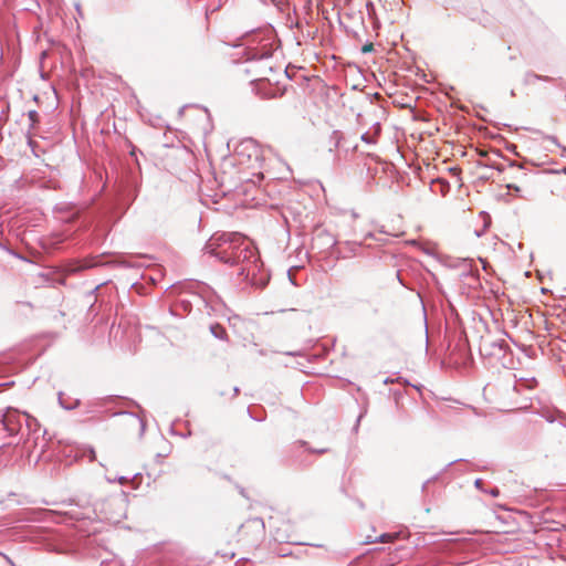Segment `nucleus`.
I'll list each match as a JSON object with an SVG mask.
<instances>
[{
	"label": "nucleus",
	"mask_w": 566,
	"mask_h": 566,
	"mask_svg": "<svg viewBox=\"0 0 566 566\" xmlns=\"http://www.w3.org/2000/svg\"><path fill=\"white\" fill-rule=\"evenodd\" d=\"M234 394H237L239 391L238 387H234Z\"/></svg>",
	"instance_id": "5701e85b"
},
{
	"label": "nucleus",
	"mask_w": 566,
	"mask_h": 566,
	"mask_svg": "<svg viewBox=\"0 0 566 566\" xmlns=\"http://www.w3.org/2000/svg\"><path fill=\"white\" fill-rule=\"evenodd\" d=\"M250 59L251 60L259 59L260 63L262 64V69H266L269 71L272 70V66L269 64L270 63V59H271V52L269 50L263 49L260 53L255 52V53L252 54V56ZM264 78H265V70H260L258 72V80L262 81Z\"/></svg>",
	"instance_id": "7ed1b4c3"
},
{
	"label": "nucleus",
	"mask_w": 566,
	"mask_h": 566,
	"mask_svg": "<svg viewBox=\"0 0 566 566\" xmlns=\"http://www.w3.org/2000/svg\"><path fill=\"white\" fill-rule=\"evenodd\" d=\"M370 50H371V44L365 45V46L363 48V52H368V51H370Z\"/></svg>",
	"instance_id": "f3484780"
},
{
	"label": "nucleus",
	"mask_w": 566,
	"mask_h": 566,
	"mask_svg": "<svg viewBox=\"0 0 566 566\" xmlns=\"http://www.w3.org/2000/svg\"><path fill=\"white\" fill-rule=\"evenodd\" d=\"M538 80L549 81V78L547 76H542V75H537L534 73H527L525 76L526 84H533L535 81H538Z\"/></svg>",
	"instance_id": "9d476101"
},
{
	"label": "nucleus",
	"mask_w": 566,
	"mask_h": 566,
	"mask_svg": "<svg viewBox=\"0 0 566 566\" xmlns=\"http://www.w3.org/2000/svg\"><path fill=\"white\" fill-rule=\"evenodd\" d=\"M397 535L396 534H389V533H386V534H382L380 535L379 537H376L374 539H371L370 536H368L367 541L365 543L369 544V543H388V542H391Z\"/></svg>",
	"instance_id": "6e6552de"
},
{
	"label": "nucleus",
	"mask_w": 566,
	"mask_h": 566,
	"mask_svg": "<svg viewBox=\"0 0 566 566\" xmlns=\"http://www.w3.org/2000/svg\"><path fill=\"white\" fill-rule=\"evenodd\" d=\"M241 148L242 149L239 151V155L243 154L244 150H251L252 153L249 154V157H251L253 155L256 167H259V168L262 167L263 160L261 159L260 150L253 140H247L244 143H242ZM253 167H255V165H253Z\"/></svg>",
	"instance_id": "20e7f679"
},
{
	"label": "nucleus",
	"mask_w": 566,
	"mask_h": 566,
	"mask_svg": "<svg viewBox=\"0 0 566 566\" xmlns=\"http://www.w3.org/2000/svg\"><path fill=\"white\" fill-rule=\"evenodd\" d=\"M114 566H118V564H117V563H115V564H114Z\"/></svg>",
	"instance_id": "b1692460"
},
{
	"label": "nucleus",
	"mask_w": 566,
	"mask_h": 566,
	"mask_svg": "<svg viewBox=\"0 0 566 566\" xmlns=\"http://www.w3.org/2000/svg\"><path fill=\"white\" fill-rule=\"evenodd\" d=\"M244 243V238L238 233H214L205 245L206 253L212 254L224 263L239 264V275L256 287L268 283V275L262 272V264L255 250Z\"/></svg>",
	"instance_id": "f257e3e1"
},
{
	"label": "nucleus",
	"mask_w": 566,
	"mask_h": 566,
	"mask_svg": "<svg viewBox=\"0 0 566 566\" xmlns=\"http://www.w3.org/2000/svg\"><path fill=\"white\" fill-rule=\"evenodd\" d=\"M254 176L256 177V180L252 179L251 181L253 184L260 182V180L263 178V174L261 171L254 174Z\"/></svg>",
	"instance_id": "4468645a"
},
{
	"label": "nucleus",
	"mask_w": 566,
	"mask_h": 566,
	"mask_svg": "<svg viewBox=\"0 0 566 566\" xmlns=\"http://www.w3.org/2000/svg\"><path fill=\"white\" fill-rule=\"evenodd\" d=\"M107 480H108V482L118 481V483L125 484L128 481V478H126V476H118L117 479H114V480H112V479H107Z\"/></svg>",
	"instance_id": "ddd939ff"
},
{
	"label": "nucleus",
	"mask_w": 566,
	"mask_h": 566,
	"mask_svg": "<svg viewBox=\"0 0 566 566\" xmlns=\"http://www.w3.org/2000/svg\"><path fill=\"white\" fill-rule=\"evenodd\" d=\"M360 249V244L357 242L346 241L342 248H339L338 253L342 258H349L352 255H356L358 250Z\"/></svg>",
	"instance_id": "423d86ee"
},
{
	"label": "nucleus",
	"mask_w": 566,
	"mask_h": 566,
	"mask_svg": "<svg viewBox=\"0 0 566 566\" xmlns=\"http://www.w3.org/2000/svg\"><path fill=\"white\" fill-rule=\"evenodd\" d=\"M95 459V451L93 449L90 450V460L93 461Z\"/></svg>",
	"instance_id": "dca6fc26"
},
{
	"label": "nucleus",
	"mask_w": 566,
	"mask_h": 566,
	"mask_svg": "<svg viewBox=\"0 0 566 566\" xmlns=\"http://www.w3.org/2000/svg\"><path fill=\"white\" fill-rule=\"evenodd\" d=\"M480 483H481V480H476L475 481V485L479 488L480 486Z\"/></svg>",
	"instance_id": "aec40b11"
},
{
	"label": "nucleus",
	"mask_w": 566,
	"mask_h": 566,
	"mask_svg": "<svg viewBox=\"0 0 566 566\" xmlns=\"http://www.w3.org/2000/svg\"><path fill=\"white\" fill-rule=\"evenodd\" d=\"M102 566H113V564H105V563H103Z\"/></svg>",
	"instance_id": "4be33fe9"
},
{
	"label": "nucleus",
	"mask_w": 566,
	"mask_h": 566,
	"mask_svg": "<svg viewBox=\"0 0 566 566\" xmlns=\"http://www.w3.org/2000/svg\"><path fill=\"white\" fill-rule=\"evenodd\" d=\"M360 139L369 145L375 144V142H376L375 137L371 136L369 133L363 134Z\"/></svg>",
	"instance_id": "9b49d317"
},
{
	"label": "nucleus",
	"mask_w": 566,
	"mask_h": 566,
	"mask_svg": "<svg viewBox=\"0 0 566 566\" xmlns=\"http://www.w3.org/2000/svg\"><path fill=\"white\" fill-rule=\"evenodd\" d=\"M210 331L212 335L219 339H224L227 336L226 329L220 325H211Z\"/></svg>",
	"instance_id": "1a4fd4ad"
},
{
	"label": "nucleus",
	"mask_w": 566,
	"mask_h": 566,
	"mask_svg": "<svg viewBox=\"0 0 566 566\" xmlns=\"http://www.w3.org/2000/svg\"><path fill=\"white\" fill-rule=\"evenodd\" d=\"M451 266L453 269H459L460 272H459V276L460 277H467V276H472L473 277V265H472V261L471 260H467V259H463V260H459L454 263L451 264Z\"/></svg>",
	"instance_id": "39448f33"
},
{
	"label": "nucleus",
	"mask_w": 566,
	"mask_h": 566,
	"mask_svg": "<svg viewBox=\"0 0 566 566\" xmlns=\"http://www.w3.org/2000/svg\"><path fill=\"white\" fill-rule=\"evenodd\" d=\"M379 130H380V126H379V124H377L376 133H379Z\"/></svg>",
	"instance_id": "412c9836"
},
{
	"label": "nucleus",
	"mask_w": 566,
	"mask_h": 566,
	"mask_svg": "<svg viewBox=\"0 0 566 566\" xmlns=\"http://www.w3.org/2000/svg\"><path fill=\"white\" fill-rule=\"evenodd\" d=\"M507 188L509 189H514L515 191L520 190V188L517 186H513V185H509Z\"/></svg>",
	"instance_id": "a211bd4d"
},
{
	"label": "nucleus",
	"mask_w": 566,
	"mask_h": 566,
	"mask_svg": "<svg viewBox=\"0 0 566 566\" xmlns=\"http://www.w3.org/2000/svg\"><path fill=\"white\" fill-rule=\"evenodd\" d=\"M499 493H500V492H499V490H497V489H493V490H491V491H490V494H491L492 496H497V495H499Z\"/></svg>",
	"instance_id": "2eb2a0df"
},
{
	"label": "nucleus",
	"mask_w": 566,
	"mask_h": 566,
	"mask_svg": "<svg viewBox=\"0 0 566 566\" xmlns=\"http://www.w3.org/2000/svg\"><path fill=\"white\" fill-rule=\"evenodd\" d=\"M59 401H60L61 407H63L64 409H67V410H71L78 405L77 400L73 405H66L62 399V394L59 395Z\"/></svg>",
	"instance_id": "f8f14e48"
},
{
	"label": "nucleus",
	"mask_w": 566,
	"mask_h": 566,
	"mask_svg": "<svg viewBox=\"0 0 566 566\" xmlns=\"http://www.w3.org/2000/svg\"><path fill=\"white\" fill-rule=\"evenodd\" d=\"M22 419L23 413L17 410H8L7 413L2 416L1 422L9 436H15L21 430Z\"/></svg>",
	"instance_id": "f03ea898"
},
{
	"label": "nucleus",
	"mask_w": 566,
	"mask_h": 566,
	"mask_svg": "<svg viewBox=\"0 0 566 566\" xmlns=\"http://www.w3.org/2000/svg\"><path fill=\"white\" fill-rule=\"evenodd\" d=\"M23 418L25 421V427L29 430V432H35L40 428V423L36 418L25 412L23 413Z\"/></svg>",
	"instance_id": "0eeeda50"
},
{
	"label": "nucleus",
	"mask_w": 566,
	"mask_h": 566,
	"mask_svg": "<svg viewBox=\"0 0 566 566\" xmlns=\"http://www.w3.org/2000/svg\"><path fill=\"white\" fill-rule=\"evenodd\" d=\"M562 156H566V147H563Z\"/></svg>",
	"instance_id": "6ab92c4d"
}]
</instances>
